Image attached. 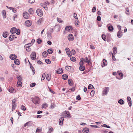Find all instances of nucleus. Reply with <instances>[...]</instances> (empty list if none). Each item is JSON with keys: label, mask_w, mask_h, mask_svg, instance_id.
Here are the masks:
<instances>
[{"label": "nucleus", "mask_w": 133, "mask_h": 133, "mask_svg": "<svg viewBox=\"0 0 133 133\" xmlns=\"http://www.w3.org/2000/svg\"><path fill=\"white\" fill-rule=\"evenodd\" d=\"M93 88H94L93 86L91 84H89L88 87V89H92Z\"/></svg>", "instance_id": "42"}, {"label": "nucleus", "mask_w": 133, "mask_h": 133, "mask_svg": "<svg viewBox=\"0 0 133 133\" xmlns=\"http://www.w3.org/2000/svg\"><path fill=\"white\" fill-rule=\"evenodd\" d=\"M8 35V33L7 32H5L3 33L2 35L4 37L6 38Z\"/></svg>", "instance_id": "19"}, {"label": "nucleus", "mask_w": 133, "mask_h": 133, "mask_svg": "<svg viewBox=\"0 0 133 133\" xmlns=\"http://www.w3.org/2000/svg\"><path fill=\"white\" fill-rule=\"evenodd\" d=\"M47 37L49 38L50 39H51V34L50 33L47 35Z\"/></svg>", "instance_id": "55"}, {"label": "nucleus", "mask_w": 133, "mask_h": 133, "mask_svg": "<svg viewBox=\"0 0 133 133\" xmlns=\"http://www.w3.org/2000/svg\"><path fill=\"white\" fill-rule=\"evenodd\" d=\"M95 94V91L93 90H92L91 92L90 95L91 96H94Z\"/></svg>", "instance_id": "47"}, {"label": "nucleus", "mask_w": 133, "mask_h": 133, "mask_svg": "<svg viewBox=\"0 0 133 133\" xmlns=\"http://www.w3.org/2000/svg\"><path fill=\"white\" fill-rule=\"evenodd\" d=\"M21 108V109L24 111H25L26 110V108L23 105L22 106Z\"/></svg>", "instance_id": "56"}, {"label": "nucleus", "mask_w": 133, "mask_h": 133, "mask_svg": "<svg viewBox=\"0 0 133 133\" xmlns=\"http://www.w3.org/2000/svg\"><path fill=\"white\" fill-rule=\"evenodd\" d=\"M121 30H119L118 32L117 36L118 38L121 37L122 36V33Z\"/></svg>", "instance_id": "21"}, {"label": "nucleus", "mask_w": 133, "mask_h": 133, "mask_svg": "<svg viewBox=\"0 0 133 133\" xmlns=\"http://www.w3.org/2000/svg\"><path fill=\"white\" fill-rule=\"evenodd\" d=\"M47 51H48V53L49 54H51L52 53V52H53V50H52V49H48V50Z\"/></svg>", "instance_id": "40"}, {"label": "nucleus", "mask_w": 133, "mask_h": 133, "mask_svg": "<svg viewBox=\"0 0 133 133\" xmlns=\"http://www.w3.org/2000/svg\"><path fill=\"white\" fill-rule=\"evenodd\" d=\"M17 31V29L15 27L12 28L10 30V32L12 34H13L15 33Z\"/></svg>", "instance_id": "11"}, {"label": "nucleus", "mask_w": 133, "mask_h": 133, "mask_svg": "<svg viewBox=\"0 0 133 133\" xmlns=\"http://www.w3.org/2000/svg\"><path fill=\"white\" fill-rule=\"evenodd\" d=\"M71 54H72L73 55H74L75 54L76 51L75 50L72 49L71 50Z\"/></svg>", "instance_id": "49"}, {"label": "nucleus", "mask_w": 133, "mask_h": 133, "mask_svg": "<svg viewBox=\"0 0 133 133\" xmlns=\"http://www.w3.org/2000/svg\"><path fill=\"white\" fill-rule=\"evenodd\" d=\"M15 35H10L9 37V40L10 41H12L13 40L14 38Z\"/></svg>", "instance_id": "18"}, {"label": "nucleus", "mask_w": 133, "mask_h": 133, "mask_svg": "<svg viewBox=\"0 0 133 133\" xmlns=\"http://www.w3.org/2000/svg\"><path fill=\"white\" fill-rule=\"evenodd\" d=\"M42 129H39L38 128H37L36 130V132H41L42 131Z\"/></svg>", "instance_id": "53"}, {"label": "nucleus", "mask_w": 133, "mask_h": 133, "mask_svg": "<svg viewBox=\"0 0 133 133\" xmlns=\"http://www.w3.org/2000/svg\"><path fill=\"white\" fill-rule=\"evenodd\" d=\"M31 66L30 67V68L31 69H32V71L33 72V74L34 75V74L35 72V69L34 68V67H33V66Z\"/></svg>", "instance_id": "41"}, {"label": "nucleus", "mask_w": 133, "mask_h": 133, "mask_svg": "<svg viewBox=\"0 0 133 133\" xmlns=\"http://www.w3.org/2000/svg\"><path fill=\"white\" fill-rule=\"evenodd\" d=\"M74 18L76 19H78L77 14L75 13H74Z\"/></svg>", "instance_id": "50"}, {"label": "nucleus", "mask_w": 133, "mask_h": 133, "mask_svg": "<svg viewBox=\"0 0 133 133\" xmlns=\"http://www.w3.org/2000/svg\"><path fill=\"white\" fill-rule=\"evenodd\" d=\"M33 9L32 8H30L29 10V12L30 14H31L32 12L33 11Z\"/></svg>", "instance_id": "52"}, {"label": "nucleus", "mask_w": 133, "mask_h": 133, "mask_svg": "<svg viewBox=\"0 0 133 133\" xmlns=\"http://www.w3.org/2000/svg\"><path fill=\"white\" fill-rule=\"evenodd\" d=\"M27 126L29 127H30L32 126H34V124L32 123L31 121L28 122L27 123Z\"/></svg>", "instance_id": "24"}, {"label": "nucleus", "mask_w": 133, "mask_h": 133, "mask_svg": "<svg viewBox=\"0 0 133 133\" xmlns=\"http://www.w3.org/2000/svg\"><path fill=\"white\" fill-rule=\"evenodd\" d=\"M68 39L70 41H72L74 39L73 35L71 34H69L68 36Z\"/></svg>", "instance_id": "6"}, {"label": "nucleus", "mask_w": 133, "mask_h": 133, "mask_svg": "<svg viewBox=\"0 0 133 133\" xmlns=\"http://www.w3.org/2000/svg\"><path fill=\"white\" fill-rule=\"evenodd\" d=\"M35 0H29L28 2L30 3H32L34 2Z\"/></svg>", "instance_id": "58"}, {"label": "nucleus", "mask_w": 133, "mask_h": 133, "mask_svg": "<svg viewBox=\"0 0 133 133\" xmlns=\"http://www.w3.org/2000/svg\"><path fill=\"white\" fill-rule=\"evenodd\" d=\"M90 49H95L94 46L92 45H90Z\"/></svg>", "instance_id": "62"}, {"label": "nucleus", "mask_w": 133, "mask_h": 133, "mask_svg": "<svg viewBox=\"0 0 133 133\" xmlns=\"http://www.w3.org/2000/svg\"><path fill=\"white\" fill-rule=\"evenodd\" d=\"M26 50L27 51H29L30 50V48L28 47H26Z\"/></svg>", "instance_id": "60"}, {"label": "nucleus", "mask_w": 133, "mask_h": 133, "mask_svg": "<svg viewBox=\"0 0 133 133\" xmlns=\"http://www.w3.org/2000/svg\"><path fill=\"white\" fill-rule=\"evenodd\" d=\"M63 72V70L62 68H59V69L57 71V74H61Z\"/></svg>", "instance_id": "22"}, {"label": "nucleus", "mask_w": 133, "mask_h": 133, "mask_svg": "<svg viewBox=\"0 0 133 133\" xmlns=\"http://www.w3.org/2000/svg\"><path fill=\"white\" fill-rule=\"evenodd\" d=\"M85 69V67L83 65L80 66L79 68V69L81 71H83Z\"/></svg>", "instance_id": "31"}, {"label": "nucleus", "mask_w": 133, "mask_h": 133, "mask_svg": "<svg viewBox=\"0 0 133 133\" xmlns=\"http://www.w3.org/2000/svg\"><path fill=\"white\" fill-rule=\"evenodd\" d=\"M3 17L4 18H5L6 17V13L5 10H3L2 12Z\"/></svg>", "instance_id": "25"}, {"label": "nucleus", "mask_w": 133, "mask_h": 133, "mask_svg": "<svg viewBox=\"0 0 133 133\" xmlns=\"http://www.w3.org/2000/svg\"><path fill=\"white\" fill-rule=\"evenodd\" d=\"M89 131V129L87 128H84L83 130V133H88Z\"/></svg>", "instance_id": "16"}, {"label": "nucleus", "mask_w": 133, "mask_h": 133, "mask_svg": "<svg viewBox=\"0 0 133 133\" xmlns=\"http://www.w3.org/2000/svg\"><path fill=\"white\" fill-rule=\"evenodd\" d=\"M24 17L25 19H28L29 17V15L27 12H25L23 14Z\"/></svg>", "instance_id": "10"}, {"label": "nucleus", "mask_w": 133, "mask_h": 133, "mask_svg": "<svg viewBox=\"0 0 133 133\" xmlns=\"http://www.w3.org/2000/svg\"><path fill=\"white\" fill-rule=\"evenodd\" d=\"M72 27L71 26H67L65 28V30L67 31H69L70 30H72Z\"/></svg>", "instance_id": "14"}, {"label": "nucleus", "mask_w": 133, "mask_h": 133, "mask_svg": "<svg viewBox=\"0 0 133 133\" xmlns=\"http://www.w3.org/2000/svg\"><path fill=\"white\" fill-rule=\"evenodd\" d=\"M17 85L18 87H21L22 86V83L21 81H20V82L18 81Z\"/></svg>", "instance_id": "29"}, {"label": "nucleus", "mask_w": 133, "mask_h": 133, "mask_svg": "<svg viewBox=\"0 0 133 133\" xmlns=\"http://www.w3.org/2000/svg\"><path fill=\"white\" fill-rule=\"evenodd\" d=\"M45 77H46V79L47 80L49 81L51 79V77L50 76H49L48 74H46Z\"/></svg>", "instance_id": "33"}, {"label": "nucleus", "mask_w": 133, "mask_h": 133, "mask_svg": "<svg viewBox=\"0 0 133 133\" xmlns=\"http://www.w3.org/2000/svg\"><path fill=\"white\" fill-rule=\"evenodd\" d=\"M43 21V18H41L37 21V23L38 24L40 25L41 23Z\"/></svg>", "instance_id": "17"}, {"label": "nucleus", "mask_w": 133, "mask_h": 133, "mask_svg": "<svg viewBox=\"0 0 133 133\" xmlns=\"http://www.w3.org/2000/svg\"><path fill=\"white\" fill-rule=\"evenodd\" d=\"M101 17L100 16H97V19L98 21H100L101 20Z\"/></svg>", "instance_id": "51"}, {"label": "nucleus", "mask_w": 133, "mask_h": 133, "mask_svg": "<svg viewBox=\"0 0 133 133\" xmlns=\"http://www.w3.org/2000/svg\"><path fill=\"white\" fill-rule=\"evenodd\" d=\"M31 99L32 102L35 104H37L40 103V99L37 97L32 98Z\"/></svg>", "instance_id": "1"}, {"label": "nucleus", "mask_w": 133, "mask_h": 133, "mask_svg": "<svg viewBox=\"0 0 133 133\" xmlns=\"http://www.w3.org/2000/svg\"><path fill=\"white\" fill-rule=\"evenodd\" d=\"M42 41L40 38H38L37 39V43L38 44H40L42 42Z\"/></svg>", "instance_id": "38"}, {"label": "nucleus", "mask_w": 133, "mask_h": 133, "mask_svg": "<svg viewBox=\"0 0 133 133\" xmlns=\"http://www.w3.org/2000/svg\"><path fill=\"white\" fill-rule=\"evenodd\" d=\"M53 130V129L52 127H51L49 128V131L51 132H52Z\"/></svg>", "instance_id": "64"}, {"label": "nucleus", "mask_w": 133, "mask_h": 133, "mask_svg": "<svg viewBox=\"0 0 133 133\" xmlns=\"http://www.w3.org/2000/svg\"><path fill=\"white\" fill-rule=\"evenodd\" d=\"M36 85V83H31L30 85V86L31 87H33L35 86Z\"/></svg>", "instance_id": "54"}, {"label": "nucleus", "mask_w": 133, "mask_h": 133, "mask_svg": "<svg viewBox=\"0 0 133 133\" xmlns=\"http://www.w3.org/2000/svg\"><path fill=\"white\" fill-rule=\"evenodd\" d=\"M14 63L16 65H18L20 64V62L18 59H15L14 61Z\"/></svg>", "instance_id": "23"}, {"label": "nucleus", "mask_w": 133, "mask_h": 133, "mask_svg": "<svg viewBox=\"0 0 133 133\" xmlns=\"http://www.w3.org/2000/svg\"><path fill=\"white\" fill-rule=\"evenodd\" d=\"M126 11L125 12L126 14L128 15L129 14V9L128 7H126L125 8Z\"/></svg>", "instance_id": "35"}, {"label": "nucleus", "mask_w": 133, "mask_h": 133, "mask_svg": "<svg viewBox=\"0 0 133 133\" xmlns=\"http://www.w3.org/2000/svg\"><path fill=\"white\" fill-rule=\"evenodd\" d=\"M90 126L92 127H94L95 128H99L98 126L97 125H90Z\"/></svg>", "instance_id": "57"}, {"label": "nucleus", "mask_w": 133, "mask_h": 133, "mask_svg": "<svg viewBox=\"0 0 133 133\" xmlns=\"http://www.w3.org/2000/svg\"><path fill=\"white\" fill-rule=\"evenodd\" d=\"M37 15L39 16H41L43 15V12L42 10L40 9H38L36 10Z\"/></svg>", "instance_id": "3"}, {"label": "nucleus", "mask_w": 133, "mask_h": 133, "mask_svg": "<svg viewBox=\"0 0 133 133\" xmlns=\"http://www.w3.org/2000/svg\"><path fill=\"white\" fill-rule=\"evenodd\" d=\"M17 99H14L12 100V111H13L14 110H15V108L17 106Z\"/></svg>", "instance_id": "2"}, {"label": "nucleus", "mask_w": 133, "mask_h": 133, "mask_svg": "<svg viewBox=\"0 0 133 133\" xmlns=\"http://www.w3.org/2000/svg\"><path fill=\"white\" fill-rule=\"evenodd\" d=\"M108 30L111 31H112L114 29L113 26L112 25H110L108 27Z\"/></svg>", "instance_id": "34"}, {"label": "nucleus", "mask_w": 133, "mask_h": 133, "mask_svg": "<svg viewBox=\"0 0 133 133\" xmlns=\"http://www.w3.org/2000/svg\"><path fill=\"white\" fill-rule=\"evenodd\" d=\"M68 81V84L70 86H72L73 85V81L71 79H69Z\"/></svg>", "instance_id": "15"}, {"label": "nucleus", "mask_w": 133, "mask_h": 133, "mask_svg": "<svg viewBox=\"0 0 133 133\" xmlns=\"http://www.w3.org/2000/svg\"><path fill=\"white\" fill-rule=\"evenodd\" d=\"M64 117H61L59 119V123L60 125H62L63 124V122L64 120Z\"/></svg>", "instance_id": "7"}, {"label": "nucleus", "mask_w": 133, "mask_h": 133, "mask_svg": "<svg viewBox=\"0 0 133 133\" xmlns=\"http://www.w3.org/2000/svg\"><path fill=\"white\" fill-rule=\"evenodd\" d=\"M64 113L66 115L65 116L67 117L70 118L71 117L70 115V112L69 111H64Z\"/></svg>", "instance_id": "13"}, {"label": "nucleus", "mask_w": 133, "mask_h": 133, "mask_svg": "<svg viewBox=\"0 0 133 133\" xmlns=\"http://www.w3.org/2000/svg\"><path fill=\"white\" fill-rule=\"evenodd\" d=\"M84 61L85 62H86V63H89V60L88 59V57H86L85 58V59L84 60Z\"/></svg>", "instance_id": "45"}, {"label": "nucleus", "mask_w": 133, "mask_h": 133, "mask_svg": "<svg viewBox=\"0 0 133 133\" xmlns=\"http://www.w3.org/2000/svg\"><path fill=\"white\" fill-rule=\"evenodd\" d=\"M76 99L77 100H80L81 99L80 96L79 95H78L76 97Z\"/></svg>", "instance_id": "48"}, {"label": "nucleus", "mask_w": 133, "mask_h": 133, "mask_svg": "<svg viewBox=\"0 0 133 133\" xmlns=\"http://www.w3.org/2000/svg\"><path fill=\"white\" fill-rule=\"evenodd\" d=\"M43 56L44 57H46L47 56L48 53L46 51H44L42 53Z\"/></svg>", "instance_id": "32"}, {"label": "nucleus", "mask_w": 133, "mask_h": 133, "mask_svg": "<svg viewBox=\"0 0 133 133\" xmlns=\"http://www.w3.org/2000/svg\"><path fill=\"white\" fill-rule=\"evenodd\" d=\"M102 39L105 41H106V36L104 34H102Z\"/></svg>", "instance_id": "36"}, {"label": "nucleus", "mask_w": 133, "mask_h": 133, "mask_svg": "<svg viewBox=\"0 0 133 133\" xmlns=\"http://www.w3.org/2000/svg\"><path fill=\"white\" fill-rule=\"evenodd\" d=\"M70 60L73 62H75L76 61V58L75 57H72L70 58Z\"/></svg>", "instance_id": "44"}, {"label": "nucleus", "mask_w": 133, "mask_h": 133, "mask_svg": "<svg viewBox=\"0 0 133 133\" xmlns=\"http://www.w3.org/2000/svg\"><path fill=\"white\" fill-rule=\"evenodd\" d=\"M9 91L11 93H14L15 92L14 90V89L13 88H11L9 90Z\"/></svg>", "instance_id": "28"}, {"label": "nucleus", "mask_w": 133, "mask_h": 133, "mask_svg": "<svg viewBox=\"0 0 133 133\" xmlns=\"http://www.w3.org/2000/svg\"><path fill=\"white\" fill-rule=\"evenodd\" d=\"M45 62L47 64H50L51 63V61L49 59H47L45 60Z\"/></svg>", "instance_id": "39"}, {"label": "nucleus", "mask_w": 133, "mask_h": 133, "mask_svg": "<svg viewBox=\"0 0 133 133\" xmlns=\"http://www.w3.org/2000/svg\"><path fill=\"white\" fill-rule=\"evenodd\" d=\"M31 59L33 60H34L36 59V53L35 52H32L31 54Z\"/></svg>", "instance_id": "5"}, {"label": "nucleus", "mask_w": 133, "mask_h": 133, "mask_svg": "<svg viewBox=\"0 0 133 133\" xmlns=\"http://www.w3.org/2000/svg\"><path fill=\"white\" fill-rule=\"evenodd\" d=\"M92 12H95L96 11V7H94L93 8H92Z\"/></svg>", "instance_id": "61"}, {"label": "nucleus", "mask_w": 133, "mask_h": 133, "mask_svg": "<svg viewBox=\"0 0 133 133\" xmlns=\"http://www.w3.org/2000/svg\"><path fill=\"white\" fill-rule=\"evenodd\" d=\"M69 57H70L71 56V52L69 51V52H66Z\"/></svg>", "instance_id": "59"}, {"label": "nucleus", "mask_w": 133, "mask_h": 133, "mask_svg": "<svg viewBox=\"0 0 133 133\" xmlns=\"http://www.w3.org/2000/svg\"><path fill=\"white\" fill-rule=\"evenodd\" d=\"M45 76H46V74H45V73L43 74L42 75V78L41 79L42 81V80H43L45 78Z\"/></svg>", "instance_id": "46"}, {"label": "nucleus", "mask_w": 133, "mask_h": 133, "mask_svg": "<svg viewBox=\"0 0 133 133\" xmlns=\"http://www.w3.org/2000/svg\"><path fill=\"white\" fill-rule=\"evenodd\" d=\"M57 20L58 22H60V23H62V22H63L62 21L61 19L58 18H57Z\"/></svg>", "instance_id": "63"}, {"label": "nucleus", "mask_w": 133, "mask_h": 133, "mask_svg": "<svg viewBox=\"0 0 133 133\" xmlns=\"http://www.w3.org/2000/svg\"><path fill=\"white\" fill-rule=\"evenodd\" d=\"M128 102L129 106L131 107V106L132 104L131 100H128Z\"/></svg>", "instance_id": "43"}, {"label": "nucleus", "mask_w": 133, "mask_h": 133, "mask_svg": "<svg viewBox=\"0 0 133 133\" xmlns=\"http://www.w3.org/2000/svg\"><path fill=\"white\" fill-rule=\"evenodd\" d=\"M62 78L64 80L68 78V76L66 74H64L62 75Z\"/></svg>", "instance_id": "26"}, {"label": "nucleus", "mask_w": 133, "mask_h": 133, "mask_svg": "<svg viewBox=\"0 0 133 133\" xmlns=\"http://www.w3.org/2000/svg\"><path fill=\"white\" fill-rule=\"evenodd\" d=\"M65 69L66 70L68 71H70L71 70V66H66L65 67Z\"/></svg>", "instance_id": "27"}, {"label": "nucleus", "mask_w": 133, "mask_h": 133, "mask_svg": "<svg viewBox=\"0 0 133 133\" xmlns=\"http://www.w3.org/2000/svg\"><path fill=\"white\" fill-rule=\"evenodd\" d=\"M118 103L122 105L124 103V102L122 99H120L118 101Z\"/></svg>", "instance_id": "30"}, {"label": "nucleus", "mask_w": 133, "mask_h": 133, "mask_svg": "<svg viewBox=\"0 0 133 133\" xmlns=\"http://www.w3.org/2000/svg\"><path fill=\"white\" fill-rule=\"evenodd\" d=\"M107 61L105 59H103V63L101 64V66L103 67L107 65Z\"/></svg>", "instance_id": "9"}, {"label": "nucleus", "mask_w": 133, "mask_h": 133, "mask_svg": "<svg viewBox=\"0 0 133 133\" xmlns=\"http://www.w3.org/2000/svg\"><path fill=\"white\" fill-rule=\"evenodd\" d=\"M113 52L112 54L114 55H115V54H116L117 52V48L115 46L113 48Z\"/></svg>", "instance_id": "20"}, {"label": "nucleus", "mask_w": 133, "mask_h": 133, "mask_svg": "<svg viewBox=\"0 0 133 133\" xmlns=\"http://www.w3.org/2000/svg\"><path fill=\"white\" fill-rule=\"evenodd\" d=\"M26 25L28 26H29L31 25V23L30 21L28 20L25 22Z\"/></svg>", "instance_id": "12"}, {"label": "nucleus", "mask_w": 133, "mask_h": 133, "mask_svg": "<svg viewBox=\"0 0 133 133\" xmlns=\"http://www.w3.org/2000/svg\"><path fill=\"white\" fill-rule=\"evenodd\" d=\"M17 78L18 79V82L21 81L22 80V79L21 76H18L17 77Z\"/></svg>", "instance_id": "37"}, {"label": "nucleus", "mask_w": 133, "mask_h": 133, "mask_svg": "<svg viewBox=\"0 0 133 133\" xmlns=\"http://www.w3.org/2000/svg\"><path fill=\"white\" fill-rule=\"evenodd\" d=\"M109 88L108 87H105L103 91V95H107L109 91Z\"/></svg>", "instance_id": "4"}, {"label": "nucleus", "mask_w": 133, "mask_h": 133, "mask_svg": "<svg viewBox=\"0 0 133 133\" xmlns=\"http://www.w3.org/2000/svg\"><path fill=\"white\" fill-rule=\"evenodd\" d=\"M17 57V56L15 54H11L10 56V58L12 60L15 59Z\"/></svg>", "instance_id": "8"}]
</instances>
